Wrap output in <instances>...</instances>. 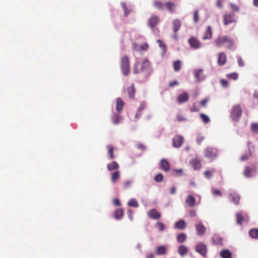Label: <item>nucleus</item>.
Listing matches in <instances>:
<instances>
[{"label": "nucleus", "mask_w": 258, "mask_h": 258, "mask_svg": "<svg viewBox=\"0 0 258 258\" xmlns=\"http://www.w3.org/2000/svg\"><path fill=\"white\" fill-rule=\"evenodd\" d=\"M146 106V103L144 102L140 103V106L135 115L136 119H138L141 117L142 115V111L145 109Z\"/></svg>", "instance_id": "obj_26"}, {"label": "nucleus", "mask_w": 258, "mask_h": 258, "mask_svg": "<svg viewBox=\"0 0 258 258\" xmlns=\"http://www.w3.org/2000/svg\"><path fill=\"white\" fill-rule=\"evenodd\" d=\"M124 103L120 98H117L116 100V109L117 112H120L123 107Z\"/></svg>", "instance_id": "obj_25"}, {"label": "nucleus", "mask_w": 258, "mask_h": 258, "mask_svg": "<svg viewBox=\"0 0 258 258\" xmlns=\"http://www.w3.org/2000/svg\"><path fill=\"white\" fill-rule=\"evenodd\" d=\"M119 168V165L116 161H113L111 163H109L107 165V168L109 171L113 170H116Z\"/></svg>", "instance_id": "obj_28"}, {"label": "nucleus", "mask_w": 258, "mask_h": 258, "mask_svg": "<svg viewBox=\"0 0 258 258\" xmlns=\"http://www.w3.org/2000/svg\"><path fill=\"white\" fill-rule=\"evenodd\" d=\"M196 200L195 198L192 195H188L185 200V203L190 207H194L196 205Z\"/></svg>", "instance_id": "obj_17"}, {"label": "nucleus", "mask_w": 258, "mask_h": 258, "mask_svg": "<svg viewBox=\"0 0 258 258\" xmlns=\"http://www.w3.org/2000/svg\"><path fill=\"white\" fill-rule=\"evenodd\" d=\"M209 101L208 98H205L202 100L199 103L202 105L203 107H206L207 105V103Z\"/></svg>", "instance_id": "obj_61"}, {"label": "nucleus", "mask_w": 258, "mask_h": 258, "mask_svg": "<svg viewBox=\"0 0 258 258\" xmlns=\"http://www.w3.org/2000/svg\"><path fill=\"white\" fill-rule=\"evenodd\" d=\"M160 167L162 170L167 172L169 170L170 168L169 163L167 160L162 159L160 161Z\"/></svg>", "instance_id": "obj_20"}, {"label": "nucleus", "mask_w": 258, "mask_h": 258, "mask_svg": "<svg viewBox=\"0 0 258 258\" xmlns=\"http://www.w3.org/2000/svg\"><path fill=\"white\" fill-rule=\"evenodd\" d=\"M127 205L129 207L138 208L139 206V204L136 199H131L128 201Z\"/></svg>", "instance_id": "obj_36"}, {"label": "nucleus", "mask_w": 258, "mask_h": 258, "mask_svg": "<svg viewBox=\"0 0 258 258\" xmlns=\"http://www.w3.org/2000/svg\"><path fill=\"white\" fill-rule=\"evenodd\" d=\"M133 73L135 74L141 73L143 77L147 78L151 73L150 62L147 59L137 61L135 64Z\"/></svg>", "instance_id": "obj_1"}, {"label": "nucleus", "mask_w": 258, "mask_h": 258, "mask_svg": "<svg viewBox=\"0 0 258 258\" xmlns=\"http://www.w3.org/2000/svg\"><path fill=\"white\" fill-rule=\"evenodd\" d=\"M220 84L221 85L224 87V88H226L229 85V82L227 80H225V79H221L220 80Z\"/></svg>", "instance_id": "obj_56"}, {"label": "nucleus", "mask_w": 258, "mask_h": 258, "mask_svg": "<svg viewBox=\"0 0 258 258\" xmlns=\"http://www.w3.org/2000/svg\"><path fill=\"white\" fill-rule=\"evenodd\" d=\"M190 164L195 170L200 169L201 167V161L197 158L190 161Z\"/></svg>", "instance_id": "obj_19"}, {"label": "nucleus", "mask_w": 258, "mask_h": 258, "mask_svg": "<svg viewBox=\"0 0 258 258\" xmlns=\"http://www.w3.org/2000/svg\"><path fill=\"white\" fill-rule=\"evenodd\" d=\"M153 6L157 9L162 11L165 8V3L159 0H155L153 3Z\"/></svg>", "instance_id": "obj_22"}, {"label": "nucleus", "mask_w": 258, "mask_h": 258, "mask_svg": "<svg viewBox=\"0 0 258 258\" xmlns=\"http://www.w3.org/2000/svg\"><path fill=\"white\" fill-rule=\"evenodd\" d=\"M244 218L241 213L236 214V221L238 224L241 225L243 222Z\"/></svg>", "instance_id": "obj_46"}, {"label": "nucleus", "mask_w": 258, "mask_h": 258, "mask_svg": "<svg viewBox=\"0 0 258 258\" xmlns=\"http://www.w3.org/2000/svg\"><path fill=\"white\" fill-rule=\"evenodd\" d=\"M252 132L258 134V123H252L250 126Z\"/></svg>", "instance_id": "obj_47"}, {"label": "nucleus", "mask_w": 258, "mask_h": 258, "mask_svg": "<svg viewBox=\"0 0 258 258\" xmlns=\"http://www.w3.org/2000/svg\"><path fill=\"white\" fill-rule=\"evenodd\" d=\"M236 19L234 14L226 13L223 16V23L225 26L232 23H235Z\"/></svg>", "instance_id": "obj_5"}, {"label": "nucleus", "mask_w": 258, "mask_h": 258, "mask_svg": "<svg viewBox=\"0 0 258 258\" xmlns=\"http://www.w3.org/2000/svg\"><path fill=\"white\" fill-rule=\"evenodd\" d=\"M167 252V249L165 246H161L156 248V252L157 255H163Z\"/></svg>", "instance_id": "obj_32"}, {"label": "nucleus", "mask_w": 258, "mask_h": 258, "mask_svg": "<svg viewBox=\"0 0 258 258\" xmlns=\"http://www.w3.org/2000/svg\"><path fill=\"white\" fill-rule=\"evenodd\" d=\"M204 139L205 138L203 136L199 135L197 138V142L200 145Z\"/></svg>", "instance_id": "obj_59"}, {"label": "nucleus", "mask_w": 258, "mask_h": 258, "mask_svg": "<svg viewBox=\"0 0 258 258\" xmlns=\"http://www.w3.org/2000/svg\"><path fill=\"white\" fill-rule=\"evenodd\" d=\"M214 42L218 47H220L225 44L228 49H232L234 48V40L227 36L220 35L218 36L215 39Z\"/></svg>", "instance_id": "obj_2"}, {"label": "nucleus", "mask_w": 258, "mask_h": 258, "mask_svg": "<svg viewBox=\"0 0 258 258\" xmlns=\"http://www.w3.org/2000/svg\"><path fill=\"white\" fill-rule=\"evenodd\" d=\"M249 236L252 238L258 237V229H252L249 231Z\"/></svg>", "instance_id": "obj_38"}, {"label": "nucleus", "mask_w": 258, "mask_h": 258, "mask_svg": "<svg viewBox=\"0 0 258 258\" xmlns=\"http://www.w3.org/2000/svg\"><path fill=\"white\" fill-rule=\"evenodd\" d=\"M189 99L188 95L186 93H183L179 95L178 97V101L180 103L186 102Z\"/></svg>", "instance_id": "obj_27"}, {"label": "nucleus", "mask_w": 258, "mask_h": 258, "mask_svg": "<svg viewBox=\"0 0 258 258\" xmlns=\"http://www.w3.org/2000/svg\"><path fill=\"white\" fill-rule=\"evenodd\" d=\"M126 92L130 98L134 99L135 95V88L134 84L132 83L131 86H128L126 88Z\"/></svg>", "instance_id": "obj_16"}, {"label": "nucleus", "mask_w": 258, "mask_h": 258, "mask_svg": "<svg viewBox=\"0 0 258 258\" xmlns=\"http://www.w3.org/2000/svg\"><path fill=\"white\" fill-rule=\"evenodd\" d=\"M120 69L124 76H128L130 73V60L127 56L124 55L120 59Z\"/></svg>", "instance_id": "obj_3"}, {"label": "nucleus", "mask_w": 258, "mask_h": 258, "mask_svg": "<svg viewBox=\"0 0 258 258\" xmlns=\"http://www.w3.org/2000/svg\"><path fill=\"white\" fill-rule=\"evenodd\" d=\"M160 22L159 18L156 15H152L148 21V25L152 29L154 28Z\"/></svg>", "instance_id": "obj_10"}, {"label": "nucleus", "mask_w": 258, "mask_h": 258, "mask_svg": "<svg viewBox=\"0 0 258 258\" xmlns=\"http://www.w3.org/2000/svg\"><path fill=\"white\" fill-rule=\"evenodd\" d=\"M196 251L199 253L201 255L206 257L207 254V247L206 244L200 243L196 245Z\"/></svg>", "instance_id": "obj_7"}, {"label": "nucleus", "mask_w": 258, "mask_h": 258, "mask_svg": "<svg viewBox=\"0 0 258 258\" xmlns=\"http://www.w3.org/2000/svg\"><path fill=\"white\" fill-rule=\"evenodd\" d=\"M242 115V109L240 105L236 104L232 107L230 112V117L234 121L239 120Z\"/></svg>", "instance_id": "obj_4"}, {"label": "nucleus", "mask_w": 258, "mask_h": 258, "mask_svg": "<svg viewBox=\"0 0 258 258\" xmlns=\"http://www.w3.org/2000/svg\"><path fill=\"white\" fill-rule=\"evenodd\" d=\"M190 110L191 112H198L200 110V107L197 103H193L192 107L190 108Z\"/></svg>", "instance_id": "obj_50"}, {"label": "nucleus", "mask_w": 258, "mask_h": 258, "mask_svg": "<svg viewBox=\"0 0 258 258\" xmlns=\"http://www.w3.org/2000/svg\"><path fill=\"white\" fill-rule=\"evenodd\" d=\"M120 178V172L118 170H116L115 172L111 174V182L115 183Z\"/></svg>", "instance_id": "obj_29"}, {"label": "nucleus", "mask_w": 258, "mask_h": 258, "mask_svg": "<svg viewBox=\"0 0 258 258\" xmlns=\"http://www.w3.org/2000/svg\"><path fill=\"white\" fill-rule=\"evenodd\" d=\"M122 7L124 10V16L127 17L130 14L131 11L128 10L125 3L121 4Z\"/></svg>", "instance_id": "obj_49"}, {"label": "nucleus", "mask_w": 258, "mask_h": 258, "mask_svg": "<svg viewBox=\"0 0 258 258\" xmlns=\"http://www.w3.org/2000/svg\"><path fill=\"white\" fill-rule=\"evenodd\" d=\"M220 256L222 258H232V253L228 249H224L221 251Z\"/></svg>", "instance_id": "obj_33"}, {"label": "nucleus", "mask_w": 258, "mask_h": 258, "mask_svg": "<svg viewBox=\"0 0 258 258\" xmlns=\"http://www.w3.org/2000/svg\"><path fill=\"white\" fill-rule=\"evenodd\" d=\"M186 224L183 220H180L177 221L174 225L176 229L183 230L185 228Z\"/></svg>", "instance_id": "obj_24"}, {"label": "nucleus", "mask_w": 258, "mask_h": 258, "mask_svg": "<svg viewBox=\"0 0 258 258\" xmlns=\"http://www.w3.org/2000/svg\"><path fill=\"white\" fill-rule=\"evenodd\" d=\"M212 241L214 244L218 245L223 244V239L217 235H215L212 237Z\"/></svg>", "instance_id": "obj_34"}, {"label": "nucleus", "mask_w": 258, "mask_h": 258, "mask_svg": "<svg viewBox=\"0 0 258 258\" xmlns=\"http://www.w3.org/2000/svg\"><path fill=\"white\" fill-rule=\"evenodd\" d=\"M173 31L175 33H177L180 29L181 26V22L178 19H174L173 21Z\"/></svg>", "instance_id": "obj_23"}, {"label": "nucleus", "mask_w": 258, "mask_h": 258, "mask_svg": "<svg viewBox=\"0 0 258 258\" xmlns=\"http://www.w3.org/2000/svg\"><path fill=\"white\" fill-rule=\"evenodd\" d=\"M229 197L231 201L235 205H238L240 201V196L236 193H231L229 194Z\"/></svg>", "instance_id": "obj_21"}, {"label": "nucleus", "mask_w": 258, "mask_h": 258, "mask_svg": "<svg viewBox=\"0 0 258 258\" xmlns=\"http://www.w3.org/2000/svg\"><path fill=\"white\" fill-rule=\"evenodd\" d=\"M123 215V211L122 209H117L114 212V216L117 220L120 219L122 217Z\"/></svg>", "instance_id": "obj_30"}, {"label": "nucleus", "mask_w": 258, "mask_h": 258, "mask_svg": "<svg viewBox=\"0 0 258 258\" xmlns=\"http://www.w3.org/2000/svg\"><path fill=\"white\" fill-rule=\"evenodd\" d=\"M163 176L161 173L158 174L154 177V180L157 182H161L163 180Z\"/></svg>", "instance_id": "obj_51"}, {"label": "nucleus", "mask_w": 258, "mask_h": 258, "mask_svg": "<svg viewBox=\"0 0 258 258\" xmlns=\"http://www.w3.org/2000/svg\"><path fill=\"white\" fill-rule=\"evenodd\" d=\"M178 84V82L177 81H174L172 82H170L169 83V86L170 87H173L176 85H177Z\"/></svg>", "instance_id": "obj_64"}, {"label": "nucleus", "mask_w": 258, "mask_h": 258, "mask_svg": "<svg viewBox=\"0 0 258 258\" xmlns=\"http://www.w3.org/2000/svg\"><path fill=\"white\" fill-rule=\"evenodd\" d=\"M181 68V62L178 60L173 62V69L175 72L179 71Z\"/></svg>", "instance_id": "obj_37"}, {"label": "nucleus", "mask_w": 258, "mask_h": 258, "mask_svg": "<svg viewBox=\"0 0 258 258\" xmlns=\"http://www.w3.org/2000/svg\"><path fill=\"white\" fill-rule=\"evenodd\" d=\"M217 152L216 149L208 147L205 149V156L213 160L216 158Z\"/></svg>", "instance_id": "obj_6"}, {"label": "nucleus", "mask_w": 258, "mask_h": 258, "mask_svg": "<svg viewBox=\"0 0 258 258\" xmlns=\"http://www.w3.org/2000/svg\"><path fill=\"white\" fill-rule=\"evenodd\" d=\"M214 170H207L204 172V175L207 178H210L212 177L213 175Z\"/></svg>", "instance_id": "obj_52"}, {"label": "nucleus", "mask_w": 258, "mask_h": 258, "mask_svg": "<svg viewBox=\"0 0 258 258\" xmlns=\"http://www.w3.org/2000/svg\"><path fill=\"white\" fill-rule=\"evenodd\" d=\"M132 183V182L131 180L125 181L123 183V187L127 188L131 186Z\"/></svg>", "instance_id": "obj_60"}, {"label": "nucleus", "mask_w": 258, "mask_h": 258, "mask_svg": "<svg viewBox=\"0 0 258 258\" xmlns=\"http://www.w3.org/2000/svg\"><path fill=\"white\" fill-rule=\"evenodd\" d=\"M176 119L179 122L185 121L187 120L186 118L182 116L180 113H179L177 115Z\"/></svg>", "instance_id": "obj_54"}, {"label": "nucleus", "mask_w": 258, "mask_h": 258, "mask_svg": "<svg viewBox=\"0 0 258 258\" xmlns=\"http://www.w3.org/2000/svg\"><path fill=\"white\" fill-rule=\"evenodd\" d=\"M165 8L170 13L175 12L176 4L171 2H167L165 3Z\"/></svg>", "instance_id": "obj_15"}, {"label": "nucleus", "mask_w": 258, "mask_h": 258, "mask_svg": "<svg viewBox=\"0 0 258 258\" xmlns=\"http://www.w3.org/2000/svg\"><path fill=\"white\" fill-rule=\"evenodd\" d=\"M127 216L131 220L133 218V212L131 209H128L127 211Z\"/></svg>", "instance_id": "obj_62"}, {"label": "nucleus", "mask_w": 258, "mask_h": 258, "mask_svg": "<svg viewBox=\"0 0 258 258\" xmlns=\"http://www.w3.org/2000/svg\"><path fill=\"white\" fill-rule=\"evenodd\" d=\"M230 6L231 9L232 10V11H233L238 12L239 10V8L238 6H237L233 4H232V3L230 4Z\"/></svg>", "instance_id": "obj_57"}, {"label": "nucleus", "mask_w": 258, "mask_h": 258, "mask_svg": "<svg viewBox=\"0 0 258 258\" xmlns=\"http://www.w3.org/2000/svg\"><path fill=\"white\" fill-rule=\"evenodd\" d=\"M203 70L202 69L196 70L194 72V76L198 82L201 80V75L202 74Z\"/></svg>", "instance_id": "obj_41"}, {"label": "nucleus", "mask_w": 258, "mask_h": 258, "mask_svg": "<svg viewBox=\"0 0 258 258\" xmlns=\"http://www.w3.org/2000/svg\"><path fill=\"white\" fill-rule=\"evenodd\" d=\"M184 142V139L183 137L180 135H176L175 136L173 139V146L175 148H179L183 144Z\"/></svg>", "instance_id": "obj_9"}, {"label": "nucleus", "mask_w": 258, "mask_h": 258, "mask_svg": "<svg viewBox=\"0 0 258 258\" xmlns=\"http://www.w3.org/2000/svg\"><path fill=\"white\" fill-rule=\"evenodd\" d=\"M200 117L205 123H208L210 121L209 117L203 113L200 114Z\"/></svg>", "instance_id": "obj_48"}, {"label": "nucleus", "mask_w": 258, "mask_h": 258, "mask_svg": "<svg viewBox=\"0 0 258 258\" xmlns=\"http://www.w3.org/2000/svg\"><path fill=\"white\" fill-rule=\"evenodd\" d=\"M133 44V50L140 52L146 51L149 48V45L147 43L141 44L134 43Z\"/></svg>", "instance_id": "obj_8"}, {"label": "nucleus", "mask_w": 258, "mask_h": 258, "mask_svg": "<svg viewBox=\"0 0 258 258\" xmlns=\"http://www.w3.org/2000/svg\"><path fill=\"white\" fill-rule=\"evenodd\" d=\"M157 43H158L159 46L162 48L164 52L166 51V45L161 40H157Z\"/></svg>", "instance_id": "obj_55"}, {"label": "nucleus", "mask_w": 258, "mask_h": 258, "mask_svg": "<svg viewBox=\"0 0 258 258\" xmlns=\"http://www.w3.org/2000/svg\"><path fill=\"white\" fill-rule=\"evenodd\" d=\"M111 118L113 123L114 124H117L119 122L121 117L119 114L115 113L112 116Z\"/></svg>", "instance_id": "obj_35"}, {"label": "nucleus", "mask_w": 258, "mask_h": 258, "mask_svg": "<svg viewBox=\"0 0 258 258\" xmlns=\"http://www.w3.org/2000/svg\"><path fill=\"white\" fill-rule=\"evenodd\" d=\"M188 43L190 47L194 49H198L200 48L201 45V43L200 41L194 37H192L188 39Z\"/></svg>", "instance_id": "obj_12"}, {"label": "nucleus", "mask_w": 258, "mask_h": 258, "mask_svg": "<svg viewBox=\"0 0 258 258\" xmlns=\"http://www.w3.org/2000/svg\"><path fill=\"white\" fill-rule=\"evenodd\" d=\"M107 149H108L109 159H113L114 158L113 154L114 148L112 146L108 145L107 146Z\"/></svg>", "instance_id": "obj_40"}, {"label": "nucleus", "mask_w": 258, "mask_h": 258, "mask_svg": "<svg viewBox=\"0 0 258 258\" xmlns=\"http://www.w3.org/2000/svg\"><path fill=\"white\" fill-rule=\"evenodd\" d=\"M252 155V152L250 149L248 150V153H246L244 155H243L240 157V160L241 161H244L248 160L250 157Z\"/></svg>", "instance_id": "obj_43"}, {"label": "nucleus", "mask_w": 258, "mask_h": 258, "mask_svg": "<svg viewBox=\"0 0 258 258\" xmlns=\"http://www.w3.org/2000/svg\"><path fill=\"white\" fill-rule=\"evenodd\" d=\"M148 216L149 218L154 220H158L161 218V214L155 209H152L148 212Z\"/></svg>", "instance_id": "obj_11"}, {"label": "nucleus", "mask_w": 258, "mask_h": 258, "mask_svg": "<svg viewBox=\"0 0 258 258\" xmlns=\"http://www.w3.org/2000/svg\"><path fill=\"white\" fill-rule=\"evenodd\" d=\"M178 252L180 255L183 256L188 253V249L185 245H182L179 246Z\"/></svg>", "instance_id": "obj_31"}, {"label": "nucleus", "mask_w": 258, "mask_h": 258, "mask_svg": "<svg viewBox=\"0 0 258 258\" xmlns=\"http://www.w3.org/2000/svg\"><path fill=\"white\" fill-rule=\"evenodd\" d=\"M226 77L229 79L236 80L238 78V74L237 73L234 72L227 74Z\"/></svg>", "instance_id": "obj_45"}, {"label": "nucleus", "mask_w": 258, "mask_h": 258, "mask_svg": "<svg viewBox=\"0 0 258 258\" xmlns=\"http://www.w3.org/2000/svg\"><path fill=\"white\" fill-rule=\"evenodd\" d=\"M227 61L226 55L224 52H220L218 56V64L219 66H222L226 64Z\"/></svg>", "instance_id": "obj_13"}, {"label": "nucleus", "mask_w": 258, "mask_h": 258, "mask_svg": "<svg viewBox=\"0 0 258 258\" xmlns=\"http://www.w3.org/2000/svg\"><path fill=\"white\" fill-rule=\"evenodd\" d=\"M238 63L240 67H243L244 66V62L241 57H238Z\"/></svg>", "instance_id": "obj_63"}, {"label": "nucleus", "mask_w": 258, "mask_h": 258, "mask_svg": "<svg viewBox=\"0 0 258 258\" xmlns=\"http://www.w3.org/2000/svg\"><path fill=\"white\" fill-rule=\"evenodd\" d=\"M212 193L214 196H220V197L222 196V194H221V191L218 189H213Z\"/></svg>", "instance_id": "obj_58"}, {"label": "nucleus", "mask_w": 258, "mask_h": 258, "mask_svg": "<svg viewBox=\"0 0 258 258\" xmlns=\"http://www.w3.org/2000/svg\"><path fill=\"white\" fill-rule=\"evenodd\" d=\"M186 238V236L183 233L179 234L177 236V240L179 243L184 242L185 241Z\"/></svg>", "instance_id": "obj_42"}, {"label": "nucleus", "mask_w": 258, "mask_h": 258, "mask_svg": "<svg viewBox=\"0 0 258 258\" xmlns=\"http://www.w3.org/2000/svg\"><path fill=\"white\" fill-rule=\"evenodd\" d=\"M155 226L159 231H163L165 229V225L159 221L156 223Z\"/></svg>", "instance_id": "obj_44"}, {"label": "nucleus", "mask_w": 258, "mask_h": 258, "mask_svg": "<svg viewBox=\"0 0 258 258\" xmlns=\"http://www.w3.org/2000/svg\"><path fill=\"white\" fill-rule=\"evenodd\" d=\"M199 11L198 10H196L195 11L194 13V21L195 23H197L199 20Z\"/></svg>", "instance_id": "obj_53"}, {"label": "nucleus", "mask_w": 258, "mask_h": 258, "mask_svg": "<svg viewBox=\"0 0 258 258\" xmlns=\"http://www.w3.org/2000/svg\"><path fill=\"white\" fill-rule=\"evenodd\" d=\"M212 30L210 26H208L203 34L202 39L204 40L211 39L212 38Z\"/></svg>", "instance_id": "obj_14"}, {"label": "nucleus", "mask_w": 258, "mask_h": 258, "mask_svg": "<svg viewBox=\"0 0 258 258\" xmlns=\"http://www.w3.org/2000/svg\"><path fill=\"white\" fill-rule=\"evenodd\" d=\"M252 169L249 166H246L243 172L244 176L246 177H250L251 176Z\"/></svg>", "instance_id": "obj_39"}, {"label": "nucleus", "mask_w": 258, "mask_h": 258, "mask_svg": "<svg viewBox=\"0 0 258 258\" xmlns=\"http://www.w3.org/2000/svg\"><path fill=\"white\" fill-rule=\"evenodd\" d=\"M195 226L198 235H203L205 233L206 228L202 223L196 224Z\"/></svg>", "instance_id": "obj_18"}]
</instances>
